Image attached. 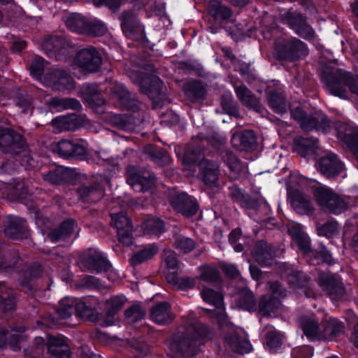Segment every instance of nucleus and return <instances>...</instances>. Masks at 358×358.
Wrapping results in <instances>:
<instances>
[{
  "instance_id": "nucleus-1",
  "label": "nucleus",
  "mask_w": 358,
  "mask_h": 358,
  "mask_svg": "<svg viewBox=\"0 0 358 358\" xmlns=\"http://www.w3.org/2000/svg\"><path fill=\"white\" fill-rule=\"evenodd\" d=\"M182 324L167 341L176 358H190L198 351L206 338H210L208 328L194 317H182Z\"/></svg>"
},
{
  "instance_id": "nucleus-2",
  "label": "nucleus",
  "mask_w": 358,
  "mask_h": 358,
  "mask_svg": "<svg viewBox=\"0 0 358 358\" xmlns=\"http://www.w3.org/2000/svg\"><path fill=\"white\" fill-rule=\"evenodd\" d=\"M0 150L13 157L29 154L28 145L19 133L8 128L0 129Z\"/></svg>"
},
{
  "instance_id": "nucleus-3",
  "label": "nucleus",
  "mask_w": 358,
  "mask_h": 358,
  "mask_svg": "<svg viewBox=\"0 0 358 358\" xmlns=\"http://www.w3.org/2000/svg\"><path fill=\"white\" fill-rule=\"evenodd\" d=\"M127 173V183L136 192H145L155 185V174L145 168L129 166Z\"/></svg>"
},
{
  "instance_id": "nucleus-4",
  "label": "nucleus",
  "mask_w": 358,
  "mask_h": 358,
  "mask_svg": "<svg viewBox=\"0 0 358 358\" xmlns=\"http://www.w3.org/2000/svg\"><path fill=\"white\" fill-rule=\"evenodd\" d=\"M276 56L279 59L296 61L308 54L304 43L299 39L278 41L275 44Z\"/></svg>"
},
{
  "instance_id": "nucleus-5",
  "label": "nucleus",
  "mask_w": 358,
  "mask_h": 358,
  "mask_svg": "<svg viewBox=\"0 0 358 358\" xmlns=\"http://www.w3.org/2000/svg\"><path fill=\"white\" fill-rule=\"evenodd\" d=\"M75 64L86 73H94L99 70L102 57L99 51L90 46L80 50L76 55Z\"/></svg>"
},
{
  "instance_id": "nucleus-6",
  "label": "nucleus",
  "mask_w": 358,
  "mask_h": 358,
  "mask_svg": "<svg viewBox=\"0 0 358 358\" xmlns=\"http://www.w3.org/2000/svg\"><path fill=\"white\" fill-rule=\"evenodd\" d=\"M281 20L299 36L307 40H312L315 38L314 30L307 23L306 17L300 13L289 10L281 15Z\"/></svg>"
},
{
  "instance_id": "nucleus-7",
  "label": "nucleus",
  "mask_w": 358,
  "mask_h": 358,
  "mask_svg": "<svg viewBox=\"0 0 358 358\" xmlns=\"http://www.w3.org/2000/svg\"><path fill=\"white\" fill-rule=\"evenodd\" d=\"M111 225L117 230L118 241L123 245L129 246L134 243L133 226L131 219L126 213H110Z\"/></svg>"
},
{
  "instance_id": "nucleus-8",
  "label": "nucleus",
  "mask_w": 358,
  "mask_h": 358,
  "mask_svg": "<svg viewBox=\"0 0 358 358\" xmlns=\"http://www.w3.org/2000/svg\"><path fill=\"white\" fill-rule=\"evenodd\" d=\"M122 31L128 37L134 39H143L145 36L144 29L138 18L137 13L133 10H123L118 17Z\"/></svg>"
},
{
  "instance_id": "nucleus-9",
  "label": "nucleus",
  "mask_w": 358,
  "mask_h": 358,
  "mask_svg": "<svg viewBox=\"0 0 358 358\" xmlns=\"http://www.w3.org/2000/svg\"><path fill=\"white\" fill-rule=\"evenodd\" d=\"M213 147L219 148L222 144V141L213 140L208 138H203L200 136L192 139V143L190 146L186 150L184 157L183 163L186 166H191L196 162H199L201 159V152L203 149L208 145Z\"/></svg>"
},
{
  "instance_id": "nucleus-10",
  "label": "nucleus",
  "mask_w": 358,
  "mask_h": 358,
  "mask_svg": "<svg viewBox=\"0 0 358 358\" xmlns=\"http://www.w3.org/2000/svg\"><path fill=\"white\" fill-rule=\"evenodd\" d=\"M337 143L358 159V132L345 122L337 120Z\"/></svg>"
},
{
  "instance_id": "nucleus-11",
  "label": "nucleus",
  "mask_w": 358,
  "mask_h": 358,
  "mask_svg": "<svg viewBox=\"0 0 358 358\" xmlns=\"http://www.w3.org/2000/svg\"><path fill=\"white\" fill-rule=\"evenodd\" d=\"M106 180H94L80 185L77 189V194L80 200L87 203L100 201L105 194Z\"/></svg>"
},
{
  "instance_id": "nucleus-12",
  "label": "nucleus",
  "mask_w": 358,
  "mask_h": 358,
  "mask_svg": "<svg viewBox=\"0 0 358 358\" xmlns=\"http://www.w3.org/2000/svg\"><path fill=\"white\" fill-rule=\"evenodd\" d=\"M42 48L50 56L60 60L68 54L69 43L62 36H49L45 38Z\"/></svg>"
},
{
  "instance_id": "nucleus-13",
  "label": "nucleus",
  "mask_w": 358,
  "mask_h": 358,
  "mask_svg": "<svg viewBox=\"0 0 358 358\" xmlns=\"http://www.w3.org/2000/svg\"><path fill=\"white\" fill-rule=\"evenodd\" d=\"M74 311L75 306L73 301L70 300L69 299H64L59 301V307L57 308V317L51 314H46L40 322H38V323H41L43 325L51 328L58 323L59 320H66L69 318Z\"/></svg>"
},
{
  "instance_id": "nucleus-14",
  "label": "nucleus",
  "mask_w": 358,
  "mask_h": 358,
  "mask_svg": "<svg viewBox=\"0 0 358 358\" xmlns=\"http://www.w3.org/2000/svg\"><path fill=\"white\" fill-rule=\"evenodd\" d=\"M171 203L176 211L187 217L194 215L199 209L196 200L184 192L174 196Z\"/></svg>"
},
{
  "instance_id": "nucleus-15",
  "label": "nucleus",
  "mask_w": 358,
  "mask_h": 358,
  "mask_svg": "<svg viewBox=\"0 0 358 358\" xmlns=\"http://www.w3.org/2000/svg\"><path fill=\"white\" fill-rule=\"evenodd\" d=\"M52 150L64 158L80 157L86 155L85 148L71 141L62 139L51 145Z\"/></svg>"
},
{
  "instance_id": "nucleus-16",
  "label": "nucleus",
  "mask_w": 358,
  "mask_h": 358,
  "mask_svg": "<svg viewBox=\"0 0 358 358\" xmlns=\"http://www.w3.org/2000/svg\"><path fill=\"white\" fill-rule=\"evenodd\" d=\"M81 266L87 270L96 273L107 271L110 264L99 252H89L80 257Z\"/></svg>"
},
{
  "instance_id": "nucleus-17",
  "label": "nucleus",
  "mask_w": 358,
  "mask_h": 358,
  "mask_svg": "<svg viewBox=\"0 0 358 358\" xmlns=\"http://www.w3.org/2000/svg\"><path fill=\"white\" fill-rule=\"evenodd\" d=\"M198 166L203 182L210 188L218 187L220 171L217 163L202 158L199 162Z\"/></svg>"
},
{
  "instance_id": "nucleus-18",
  "label": "nucleus",
  "mask_w": 358,
  "mask_h": 358,
  "mask_svg": "<svg viewBox=\"0 0 358 358\" xmlns=\"http://www.w3.org/2000/svg\"><path fill=\"white\" fill-rule=\"evenodd\" d=\"M343 83L348 87L352 94L358 96V76L354 75L349 71H345L341 69L337 68V97L346 99L348 96L346 92L343 90L340 85Z\"/></svg>"
},
{
  "instance_id": "nucleus-19",
  "label": "nucleus",
  "mask_w": 358,
  "mask_h": 358,
  "mask_svg": "<svg viewBox=\"0 0 358 358\" xmlns=\"http://www.w3.org/2000/svg\"><path fill=\"white\" fill-rule=\"evenodd\" d=\"M54 125L61 131H75L87 126L90 122L85 115L71 114L53 120Z\"/></svg>"
},
{
  "instance_id": "nucleus-20",
  "label": "nucleus",
  "mask_w": 358,
  "mask_h": 358,
  "mask_svg": "<svg viewBox=\"0 0 358 358\" xmlns=\"http://www.w3.org/2000/svg\"><path fill=\"white\" fill-rule=\"evenodd\" d=\"M231 143L236 149L246 152H251L257 148V136L252 130L234 133Z\"/></svg>"
},
{
  "instance_id": "nucleus-21",
  "label": "nucleus",
  "mask_w": 358,
  "mask_h": 358,
  "mask_svg": "<svg viewBox=\"0 0 358 358\" xmlns=\"http://www.w3.org/2000/svg\"><path fill=\"white\" fill-rule=\"evenodd\" d=\"M314 196L320 208L327 213H334L336 210V194L326 187H320L314 191Z\"/></svg>"
},
{
  "instance_id": "nucleus-22",
  "label": "nucleus",
  "mask_w": 358,
  "mask_h": 358,
  "mask_svg": "<svg viewBox=\"0 0 358 358\" xmlns=\"http://www.w3.org/2000/svg\"><path fill=\"white\" fill-rule=\"evenodd\" d=\"M150 319L159 324H167L174 319V315L171 311L169 302L162 301L153 306L150 311Z\"/></svg>"
},
{
  "instance_id": "nucleus-23",
  "label": "nucleus",
  "mask_w": 358,
  "mask_h": 358,
  "mask_svg": "<svg viewBox=\"0 0 358 358\" xmlns=\"http://www.w3.org/2000/svg\"><path fill=\"white\" fill-rule=\"evenodd\" d=\"M222 159L230 169L229 177L231 179L237 180L246 176L248 173L247 166L241 163L233 152L226 150Z\"/></svg>"
},
{
  "instance_id": "nucleus-24",
  "label": "nucleus",
  "mask_w": 358,
  "mask_h": 358,
  "mask_svg": "<svg viewBox=\"0 0 358 358\" xmlns=\"http://www.w3.org/2000/svg\"><path fill=\"white\" fill-rule=\"evenodd\" d=\"M162 82L159 77L151 75L142 79L141 82V91L147 94L154 102L159 103L158 99L162 96Z\"/></svg>"
},
{
  "instance_id": "nucleus-25",
  "label": "nucleus",
  "mask_w": 358,
  "mask_h": 358,
  "mask_svg": "<svg viewBox=\"0 0 358 358\" xmlns=\"http://www.w3.org/2000/svg\"><path fill=\"white\" fill-rule=\"evenodd\" d=\"M288 233L292 240L297 245L299 250L307 257H311L315 255V251L310 246V241L306 234H305L300 227L291 226L288 228Z\"/></svg>"
},
{
  "instance_id": "nucleus-26",
  "label": "nucleus",
  "mask_w": 358,
  "mask_h": 358,
  "mask_svg": "<svg viewBox=\"0 0 358 358\" xmlns=\"http://www.w3.org/2000/svg\"><path fill=\"white\" fill-rule=\"evenodd\" d=\"M300 127L305 131L315 129L326 133L330 130L331 122L327 116L323 115L315 116L306 115L301 122Z\"/></svg>"
},
{
  "instance_id": "nucleus-27",
  "label": "nucleus",
  "mask_w": 358,
  "mask_h": 358,
  "mask_svg": "<svg viewBox=\"0 0 358 358\" xmlns=\"http://www.w3.org/2000/svg\"><path fill=\"white\" fill-rule=\"evenodd\" d=\"M49 358H70V349L61 338L50 336L45 344Z\"/></svg>"
},
{
  "instance_id": "nucleus-28",
  "label": "nucleus",
  "mask_w": 358,
  "mask_h": 358,
  "mask_svg": "<svg viewBox=\"0 0 358 358\" xmlns=\"http://www.w3.org/2000/svg\"><path fill=\"white\" fill-rule=\"evenodd\" d=\"M252 255L257 262L266 266L271 264L275 255L273 248L264 241H258L255 244Z\"/></svg>"
},
{
  "instance_id": "nucleus-29",
  "label": "nucleus",
  "mask_w": 358,
  "mask_h": 358,
  "mask_svg": "<svg viewBox=\"0 0 358 358\" xmlns=\"http://www.w3.org/2000/svg\"><path fill=\"white\" fill-rule=\"evenodd\" d=\"M6 236L12 239L25 238L28 236V229L24 219L14 217L10 219L4 229Z\"/></svg>"
},
{
  "instance_id": "nucleus-30",
  "label": "nucleus",
  "mask_w": 358,
  "mask_h": 358,
  "mask_svg": "<svg viewBox=\"0 0 358 358\" xmlns=\"http://www.w3.org/2000/svg\"><path fill=\"white\" fill-rule=\"evenodd\" d=\"M235 92L238 100L243 106L258 113L262 111V106L259 99L246 86H236Z\"/></svg>"
},
{
  "instance_id": "nucleus-31",
  "label": "nucleus",
  "mask_w": 358,
  "mask_h": 358,
  "mask_svg": "<svg viewBox=\"0 0 358 358\" xmlns=\"http://www.w3.org/2000/svg\"><path fill=\"white\" fill-rule=\"evenodd\" d=\"M74 226L75 221L73 220H66L58 227L51 230L48 236L52 242L65 241L72 234Z\"/></svg>"
},
{
  "instance_id": "nucleus-32",
  "label": "nucleus",
  "mask_w": 358,
  "mask_h": 358,
  "mask_svg": "<svg viewBox=\"0 0 358 358\" xmlns=\"http://www.w3.org/2000/svg\"><path fill=\"white\" fill-rule=\"evenodd\" d=\"M289 197L292 207L298 213H308L313 210L309 197L299 190L292 191Z\"/></svg>"
},
{
  "instance_id": "nucleus-33",
  "label": "nucleus",
  "mask_w": 358,
  "mask_h": 358,
  "mask_svg": "<svg viewBox=\"0 0 358 358\" xmlns=\"http://www.w3.org/2000/svg\"><path fill=\"white\" fill-rule=\"evenodd\" d=\"M225 342L233 351L239 354L247 353L251 350L248 341L239 336L236 331L228 333L225 336Z\"/></svg>"
},
{
  "instance_id": "nucleus-34",
  "label": "nucleus",
  "mask_w": 358,
  "mask_h": 358,
  "mask_svg": "<svg viewBox=\"0 0 358 358\" xmlns=\"http://www.w3.org/2000/svg\"><path fill=\"white\" fill-rule=\"evenodd\" d=\"M236 306L242 310L255 311L257 309V303L253 293L248 289H241L235 300Z\"/></svg>"
},
{
  "instance_id": "nucleus-35",
  "label": "nucleus",
  "mask_w": 358,
  "mask_h": 358,
  "mask_svg": "<svg viewBox=\"0 0 358 358\" xmlns=\"http://www.w3.org/2000/svg\"><path fill=\"white\" fill-rule=\"evenodd\" d=\"M143 154L159 166H166L171 162L170 156L162 148H157L152 145H148L143 148Z\"/></svg>"
},
{
  "instance_id": "nucleus-36",
  "label": "nucleus",
  "mask_w": 358,
  "mask_h": 358,
  "mask_svg": "<svg viewBox=\"0 0 358 358\" xmlns=\"http://www.w3.org/2000/svg\"><path fill=\"white\" fill-rule=\"evenodd\" d=\"M296 151L303 157L313 154L318 148V141L313 138L296 137L294 140Z\"/></svg>"
},
{
  "instance_id": "nucleus-37",
  "label": "nucleus",
  "mask_w": 358,
  "mask_h": 358,
  "mask_svg": "<svg viewBox=\"0 0 358 358\" xmlns=\"http://www.w3.org/2000/svg\"><path fill=\"white\" fill-rule=\"evenodd\" d=\"M280 306V299L275 296L264 295L259 299L258 311L262 316L268 317Z\"/></svg>"
},
{
  "instance_id": "nucleus-38",
  "label": "nucleus",
  "mask_w": 358,
  "mask_h": 358,
  "mask_svg": "<svg viewBox=\"0 0 358 358\" xmlns=\"http://www.w3.org/2000/svg\"><path fill=\"white\" fill-rule=\"evenodd\" d=\"M334 62L322 64L321 67L322 80L326 87L333 95H336V74L334 72Z\"/></svg>"
},
{
  "instance_id": "nucleus-39",
  "label": "nucleus",
  "mask_w": 358,
  "mask_h": 358,
  "mask_svg": "<svg viewBox=\"0 0 358 358\" xmlns=\"http://www.w3.org/2000/svg\"><path fill=\"white\" fill-rule=\"evenodd\" d=\"M6 191L13 199H24L29 192L27 182L24 180H13L7 185Z\"/></svg>"
},
{
  "instance_id": "nucleus-40",
  "label": "nucleus",
  "mask_w": 358,
  "mask_h": 358,
  "mask_svg": "<svg viewBox=\"0 0 358 358\" xmlns=\"http://www.w3.org/2000/svg\"><path fill=\"white\" fill-rule=\"evenodd\" d=\"M208 9L210 14L217 20H228L232 15V10L222 3L220 0H209Z\"/></svg>"
},
{
  "instance_id": "nucleus-41",
  "label": "nucleus",
  "mask_w": 358,
  "mask_h": 358,
  "mask_svg": "<svg viewBox=\"0 0 358 358\" xmlns=\"http://www.w3.org/2000/svg\"><path fill=\"white\" fill-rule=\"evenodd\" d=\"M318 285L334 300L336 295V278L329 272H320L317 279Z\"/></svg>"
},
{
  "instance_id": "nucleus-42",
  "label": "nucleus",
  "mask_w": 358,
  "mask_h": 358,
  "mask_svg": "<svg viewBox=\"0 0 358 358\" xmlns=\"http://www.w3.org/2000/svg\"><path fill=\"white\" fill-rule=\"evenodd\" d=\"M300 326L304 334L311 339H319L320 327L318 322L313 318L303 316L300 318Z\"/></svg>"
},
{
  "instance_id": "nucleus-43",
  "label": "nucleus",
  "mask_w": 358,
  "mask_h": 358,
  "mask_svg": "<svg viewBox=\"0 0 358 358\" xmlns=\"http://www.w3.org/2000/svg\"><path fill=\"white\" fill-rule=\"evenodd\" d=\"M317 167L322 174L327 178L334 177L336 175V157L331 153L322 157L317 162Z\"/></svg>"
},
{
  "instance_id": "nucleus-44",
  "label": "nucleus",
  "mask_w": 358,
  "mask_h": 358,
  "mask_svg": "<svg viewBox=\"0 0 358 358\" xmlns=\"http://www.w3.org/2000/svg\"><path fill=\"white\" fill-rule=\"evenodd\" d=\"M87 20L80 14L73 13L66 19L65 23L66 27L72 31L85 34Z\"/></svg>"
},
{
  "instance_id": "nucleus-45",
  "label": "nucleus",
  "mask_w": 358,
  "mask_h": 358,
  "mask_svg": "<svg viewBox=\"0 0 358 358\" xmlns=\"http://www.w3.org/2000/svg\"><path fill=\"white\" fill-rule=\"evenodd\" d=\"M50 104L61 110L80 111L82 109V105L80 101L74 98L53 97L51 99Z\"/></svg>"
},
{
  "instance_id": "nucleus-46",
  "label": "nucleus",
  "mask_w": 358,
  "mask_h": 358,
  "mask_svg": "<svg viewBox=\"0 0 358 358\" xmlns=\"http://www.w3.org/2000/svg\"><path fill=\"white\" fill-rule=\"evenodd\" d=\"M269 106L276 112L284 113L287 110V103L285 96L277 90H271L268 94Z\"/></svg>"
},
{
  "instance_id": "nucleus-47",
  "label": "nucleus",
  "mask_w": 358,
  "mask_h": 358,
  "mask_svg": "<svg viewBox=\"0 0 358 358\" xmlns=\"http://www.w3.org/2000/svg\"><path fill=\"white\" fill-rule=\"evenodd\" d=\"M159 251L158 247L155 245H150L147 248L136 252L130 259V262L132 266H136L143 263L145 261L150 259Z\"/></svg>"
},
{
  "instance_id": "nucleus-48",
  "label": "nucleus",
  "mask_w": 358,
  "mask_h": 358,
  "mask_svg": "<svg viewBox=\"0 0 358 358\" xmlns=\"http://www.w3.org/2000/svg\"><path fill=\"white\" fill-rule=\"evenodd\" d=\"M183 90L186 96L192 101L201 99L205 94V89L197 81H192L183 86Z\"/></svg>"
},
{
  "instance_id": "nucleus-49",
  "label": "nucleus",
  "mask_w": 358,
  "mask_h": 358,
  "mask_svg": "<svg viewBox=\"0 0 358 358\" xmlns=\"http://www.w3.org/2000/svg\"><path fill=\"white\" fill-rule=\"evenodd\" d=\"M75 313L78 317L92 322H96L99 319L98 312L83 302L77 303L75 305Z\"/></svg>"
},
{
  "instance_id": "nucleus-50",
  "label": "nucleus",
  "mask_w": 358,
  "mask_h": 358,
  "mask_svg": "<svg viewBox=\"0 0 358 358\" xmlns=\"http://www.w3.org/2000/svg\"><path fill=\"white\" fill-rule=\"evenodd\" d=\"M108 32L106 24L98 19L87 20L85 35L100 37Z\"/></svg>"
},
{
  "instance_id": "nucleus-51",
  "label": "nucleus",
  "mask_w": 358,
  "mask_h": 358,
  "mask_svg": "<svg viewBox=\"0 0 358 358\" xmlns=\"http://www.w3.org/2000/svg\"><path fill=\"white\" fill-rule=\"evenodd\" d=\"M15 306V296L12 290L0 283V308L4 310H12Z\"/></svg>"
},
{
  "instance_id": "nucleus-52",
  "label": "nucleus",
  "mask_w": 358,
  "mask_h": 358,
  "mask_svg": "<svg viewBox=\"0 0 358 358\" xmlns=\"http://www.w3.org/2000/svg\"><path fill=\"white\" fill-rule=\"evenodd\" d=\"M174 248L180 252L187 254L192 251L196 245L194 240L180 234H175L174 236Z\"/></svg>"
},
{
  "instance_id": "nucleus-53",
  "label": "nucleus",
  "mask_w": 358,
  "mask_h": 358,
  "mask_svg": "<svg viewBox=\"0 0 358 358\" xmlns=\"http://www.w3.org/2000/svg\"><path fill=\"white\" fill-rule=\"evenodd\" d=\"M112 95L118 99L122 106L126 108H130L135 106L134 100H131L130 93L122 86L115 85L111 88Z\"/></svg>"
},
{
  "instance_id": "nucleus-54",
  "label": "nucleus",
  "mask_w": 358,
  "mask_h": 358,
  "mask_svg": "<svg viewBox=\"0 0 358 358\" xmlns=\"http://www.w3.org/2000/svg\"><path fill=\"white\" fill-rule=\"evenodd\" d=\"M201 294L204 301L213 305L214 307H220V306L223 305V297L219 292H216L208 287H203Z\"/></svg>"
},
{
  "instance_id": "nucleus-55",
  "label": "nucleus",
  "mask_w": 358,
  "mask_h": 358,
  "mask_svg": "<svg viewBox=\"0 0 358 358\" xmlns=\"http://www.w3.org/2000/svg\"><path fill=\"white\" fill-rule=\"evenodd\" d=\"M68 171L62 167L56 168L43 175V179L52 184H62L68 179Z\"/></svg>"
},
{
  "instance_id": "nucleus-56",
  "label": "nucleus",
  "mask_w": 358,
  "mask_h": 358,
  "mask_svg": "<svg viewBox=\"0 0 358 358\" xmlns=\"http://www.w3.org/2000/svg\"><path fill=\"white\" fill-rule=\"evenodd\" d=\"M145 233L159 235L164 231V222L159 218L148 219L143 223Z\"/></svg>"
},
{
  "instance_id": "nucleus-57",
  "label": "nucleus",
  "mask_w": 358,
  "mask_h": 358,
  "mask_svg": "<svg viewBox=\"0 0 358 358\" xmlns=\"http://www.w3.org/2000/svg\"><path fill=\"white\" fill-rule=\"evenodd\" d=\"M221 105L225 113L235 117L239 116L237 103L231 93L227 92L222 96Z\"/></svg>"
},
{
  "instance_id": "nucleus-58",
  "label": "nucleus",
  "mask_w": 358,
  "mask_h": 358,
  "mask_svg": "<svg viewBox=\"0 0 358 358\" xmlns=\"http://www.w3.org/2000/svg\"><path fill=\"white\" fill-rule=\"evenodd\" d=\"M110 123L117 128L127 131L134 130V124L131 122L130 119L122 115H113L110 117Z\"/></svg>"
},
{
  "instance_id": "nucleus-59",
  "label": "nucleus",
  "mask_w": 358,
  "mask_h": 358,
  "mask_svg": "<svg viewBox=\"0 0 358 358\" xmlns=\"http://www.w3.org/2000/svg\"><path fill=\"white\" fill-rule=\"evenodd\" d=\"M124 300L121 296H114L106 301V309L108 317H113L124 306Z\"/></svg>"
},
{
  "instance_id": "nucleus-60",
  "label": "nucleus",
  "mask_w": 358,
  "mask_h": 358,
  "mask_svg": "<svg viewBox=\"0 0 358 358\" xmlns=\"http://www.w3.org/2000/svg\"><path fill=\"white\" fill-rule=\"evenodd\" d=\"M201 279L208 282H217L220 280L218 271L213 267L205 266L201 268Z\"/></svg>"
},
{
  "instance_id": "nucleus-61",
  "label": "nucleus",
  "mask_w": 358,
  "mask_h": 358,
  "mask_svg": "<svg viewBox=\"0 0 358 358\" xmlns=\"http://www.w3.org/2000/svg\"><path fill=\"white\" fill-rule=\"evenodd\" d=\"M323 329H320L319 339L332 340L335 336L336 324L334 320L326 321L322 325Z\"/></svg>"
},
{
  "instance_id": "nucleus-62",
  "label": "nucleus",
  "mask_w": 358,
  "mask_h": 358,
  "mask_svg": "<svg viewBox=\"0 0 358 358\" xmlns=\"http://www.w3.org/2000/svg\"><path fill=\"white\" fill-rule=\"evenodd\" d=\"M65 71L63 69H52L48 71L44 77V82L45 84L52 89L55 86H57V83H59L60 78L64 75Z\"/></svg>"
},
{
  "instance_id": "nucleus-63",
  "label": "nucleus",
  "mask_w": 358,
  "mask_h": 358,
  "mask_svg": "<svg viewBox=\"0 0 358 358\" xmlns=\"http://www.w3.org/2000/svg\"><path fill=\"white\" fill-rule=\"evenodd\" d=\"M124 315L130 322H136L143 318L145 312L139 306H133L125 310Z\"/></svg>"
},
{
  "instance_id": "nucleus-64",
  "label": "nucleus",
  "mask_w": 358,
  "mask_h": 358,
  "mask_svg": "<svg viewBox=\"0 0 358 358\" xmlns=\"http://www.w3.org/2000/svg\"><path fill=\"white\" fill-rule=\"evenodd\" d=\"M45 60L40 57H36L29 67L31 74L36 78H40L43 73Z\"/></svg>"
}]
</instances>
